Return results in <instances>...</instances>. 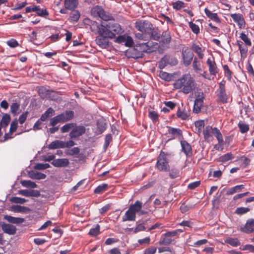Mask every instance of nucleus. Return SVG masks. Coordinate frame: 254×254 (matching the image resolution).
<instances>
[{"label":"nucleus","mask_w":254,"mask_h":254,"mask_svg":"<svg viewBox=\"0 0 254 254\" xmlns=\"http://www.w3.org/2000/svg\"><path fill=\"white\" fill-rule=\"evenodd\" d=\"M108 189V185L107 184H103L97 187L94 190V192L96 194H101L107 190Z\"/></svg>","instance_id":"obj_32"},{"label":"nucleus","mask_w":254,"mask_h":254,"mask_svg":"<svg viewBox=\"0 0 254 254\" xmlns=\"http://www.w3.org/2000/svg\"><path fill=\"white\" fill-rule=\"evenodd\" d=\"M147 229H148V227L146 226L145 223H141L137 225L134 229V232L136 233L141 231H147Z\"/></svg>","instance_id":"obj_54"},{"label":"nucleus","mask_w":254,"mask_h":254,"mask_svg":"<svg viewBox=\"0 0 254 254\" xmlns=\"http://www.w3.org/2000/svg\"><path fill=\"white\" fill-rule=\"evenodd\" d=\"M189 26L191 28L192 32L195 34H197L199 32V28L198 26L193 23V22H189Z\"/></svg>","instance_id":"obj_57"},{"label":"nucleus","mask_w":254,"mask_h":254,"mask_svg":"<svg viewBox=\"0 0 254 254\" xmlns=\"http://www.w3.org/2000/svg\"><path fill=\"white\" fill-rule=\"evenodd\" d=\"M83 22L85 25H89V26H93L94 27H97L99 29V27H100L97 22L90 19L89 17H86L83 19Z\"/></svg>","instance_id":"obj_45"},{"label":"nucleus","mask_w":254,"mask_h":254,"mask_svg":"<svg viewBox=\"0 0 254 254\" xmlns=\"http://www.w3.org/2000/svg\"><path fill=\"white\" fill-rule=\"evenodd\" d=\"M157 43H153L151 41H148L146 43H137L136 45V48H138L140 50H141L142 52H146V53H151L154 51L155 49H156L154 46L157 45Z\"/></svg>","instance_id":"obj_9"},{"label":"nucleus","mask_w":254,"mask_h":254,"mask_svg":"<svg viewBox=\"0 0 254 254\" xmlns=\"http://www.w3.org/2000/svg\"><path fill=\"white\" fill-rule=\"evenodd\" d=\"M203 134L205 140L207 142L212 141L213 139V135L215 136L217 140L220 138L221 133L217 127H212L210 126H206L203 130Z\"/></svg>","instance_id":"obj_4"},{"label":"nucleus","mask_w":254,"mask_h":254,"mask_svg":"<svg viewBox=\"0 0 254 254\" xmlns=\"http://www.w3.org/2000/svg\"><path fill=\"white\" fill-rule=\"evenodd\" d=\"M177 116L179 118L183 120H186L189 118L190 115L187 111H182L180 108H179L177 112Z\"/></svg>","instance_id":"obj_34"},{"label":"nucleus","mask_w":254,"mask_h":254,"mask_svg":"<svg viewBox=\"0 0 254 254\" xmlns=\"http://www.w3.org/2000/svg\"><path fill=\"white\" fill-rule=\"evenodd\" d=\"M152 30H151L152 31L150 33H148L147 34L152 39L159 41L160 38V34L157 32L156 30H155L153 27H152Z\"/></svg>","instance_id":"obj_44"},{"label":"nucleus","mask_w":254,"mask_h":254,"mask_svg":"<svg viewBox=\"0 0 254 254\" xmlns=\"http://www.w3.org/2000/svg\"><path fill=\"white\" fill-rule=\"evenodd\" d=\"M50 93V91L46 87L40 86L38 89V94L40 97L45 99L48 97Z\"/></svg>","instance_id":"obj_28"},{"label":"nucleus","mask_w":254,"mask_h":254,"mask_svg":"<svg viewBox=\"0 0 254 254\" xmlns=\"http://www.w3.org/2000/svg\"><path fill=\"white\" fill-rule=\"evenodd\" d=\"M80 152V149L78 147H74L65 152L66 154L70 156L78 155Z\"/></svg>","instance_id":"obj_43"},{"label":"nucleus","mask_w":254,"mask_h":254,"mask_svg":"<svg viewBox=\"0 0 254 254\" xmlns=\"http://www.w3.org/2000/svg\"><path fill=\"white\" fill-rule=\"evenodd\" d=\"M194 56L193 52L188 48L184 47L182 49L183 63L186 66L190 65Z\"/></svg>","instance_id":"obj_7"},{"label":"nucleus","mask_w":254,"mask_h":254,"mask_svg":"<svg viewBox=\"0 0 254 254\" xmlns=\"http://www.w3.org/2000/svg\"><path fill=\"white\" fill-rule=\"evenodd\" d=\"M239 50L241 54V59H242L246 58L247 56L248 48L246 46H244L243 47L240 46Z\"/></svg>","instance_id":"obj_56"},{"label":"nucleus","mask_w":254,"mask_h":254,"mask_svg":"<svg viewBox=\"0 0 254 254\" xmlns=\"http://www.w3.org/2000/svg\"><path fill=\"white\" fill-rule=\"evenodd\" d=\"M168 133L171 135V138L174 139L176 137H179L182 136V131L179 128L168 127Z\"/></svg>","instance_id":"obj_21"},{"label":"nucleus","mask_w":254,"mask_h":254,"mask_svg":"<svg viewBox=\"0 0 254 254\" xmlns=\"http://www.w3.org/2000/svg\"><path fill=\"white\" fill-rule=\"evenodd\" d=\"M26 12H35L38 16H47L49 14L45 8H41L40 6H28L25 9Z\"/></svg>","instance_id":"obj_14"},{"label":"nucleus","mask_w":254,"mask_h":254,"mask_svg":"<svg viewBox=\"0 0 254 254\" xmlns=\"http://www.w3.org/2000/svg\"><path fill=\"white\" fill-rule=\"evenodd\" d=\"M10 121V116L8 114H5L2 118L1 123V126L7 127Z\"/></svg>","instance_id":"obj_47"},{"label":"nucleus","mask_w":254,"mask_h":254,"mask_svg":"<svg viewBox=\"0 0 254 254\" xmlns=\"http://www.w3.org/2000/svg\"><path fill=\"white\" fill-rule=\"evenodd\" d=\"M200 185V181H195L191 183L188 186V188L190 190H192L197 188Z\"/></svg>","instance_id":"obj_62"},{"label":"nucleus","mask_w":254,"mask_h":254,"mask_svg":"<svg viewBox=\"0 0 254 254\" xmlns=\"http://www.w3.org/2000/svg\"><path fill=\"white\" fill-rule=\"evenodd\" d=\"M225 242L233 247H237L241 245L240 241L237 238H228Z\"/></svg>","instance_id":"obj_29"},{"label":"nucleus","mask_w":254,"mask_h":254,"mask_svg":"<svg viewBox=\"0 0 254 254\" xmlns=\"http://www.w3.org/2000/svg\"><path fill=\"white\" fill-rule=\"evenodd\" d=\"M175 65L177 64V60L173 59L169 55L164 56L159 62L158 66L159 68H164L167 64H171Z\"/></svg>","instance_id":"obj_12"},{"label":"nucleus","mask_w":254,"mask_h":254,"mask_svg":"<svg viewBox=\"0 0 254 254\" xmlns=\"http://www.w3.org/2000/svg\"><path fill=\"white\" fill-rule=\"evenodd\" d=\"M203 101L194 100L193 111L195 113H198L200 112L201 108L203 106Z\"/></svg>","instance_id":"obj_31"},{"label":"nucleus","mask_w":254,"mask_h":254,"mask_svg":"<svg viewBox=\"0 0 254 254\" xmlns=\"http://www.w3.org/2000/svg\"><path fill=\"white\" fill-rule=\"evenodd\" d=\"M73 126H75V123L66 124L61 127V131L62 133L68 132L70 129H72Z\"/></svg>","instance_id":"obj_39"},{"label":"nucleus","mask_w":254,"mask_h":254,"mask_svg":"<svg viewBox=\"0 0 254 254\" xmlns=\"http://www.w3.org/2000/svg\"><path fill=\"white\" fill-rule=\"evenodd\" d=\"M29 175L31 179L35 180L44 179L46 177L45 174L38 172L31 171Z\"/></svg>","instance_id":"obj_26"},{"label":"nucleus","mask_w":254,"mask_h":254,"mask_svg":"<svg viewBox=\"0 0 254 254\" xmlns=\"http://www.w3.org/2000/svg\"><path fill=\"white\" fill-rule=\"evenodd\" d=\"M250 210V209L248 207H238L236 209L235 213L238 215H243L248 212Z\"/></svg>","instance_id":"obj_50"},{"label":"nucleus","mask_w":254,"mask_h":254,"mask_svg":"<svg viewBox=\"0 0 254 254\" xmlns=\"http://www.w3.org/2000/svg\"><path fill=\"white\" fill-rule=\"evenodd\" d=\"M220 138L221 139L217 140L218 141V144H216L214 147L215 149L217 150H221L223 148L224 140H223V138L222 134L220 135Z\"/></svg>","instance_id":"obj_53"},{"label":"nucleus","mask_w":254,"mask_h":254,"mask_svg":"<svg viewBox=\"0 0 254 254\" xmlns=\"http://www.w3.org/2000/svg\"><path fill=\"white\" fill-rule=\"evenodd\" d=\"M195 132L198 134H200L202 129L204 130V122L202 120L197 121L195 122Z\"/></svg>","instance_id":"obj_30"},{"label":"nucleus","mask_w":254,"mask_h":254,"mask_svg":"<svg viewBox=\"0 0 254 254\" xmlns=\"http://www.w3.org/2000/svg\"><path fill=\"white\" fill-rule=\"evenodd\" d=\"M172 241L171 238L165 236V234L162 235L160 240L159 242L160 245H169Z\"/></svg>","instance_id":"obj_33"},{"label":"nucleus","mask_w":254,"mask_h":254,"mask_svg":"<svg viewBox=\"0 0 254 254\" xmlns=\"http://www.w3.org/2000/svg\"><path fill=\"white\" fill-rule=\"evenodd\" d=\"M91 14L92 16H105L104 9L99 5H96L92 8Z\"/></svg>","instance_id":"obj_19"},{"label":"nucleus","mask_w":254,"mask_h":254,"mask_svg":"<svg viewBox=\"0 0 254 254\" xmlns=\"http://www.w3.org/2000/svg\"><path fill=\"white\" fill-rule=\"evenodd\" d=\"M238 126L242 133H245L249 130V125L242 121L239 122Z\"/></svg>","instance_id":"obj_37"},{"label":"nucleus","mask_w":254,"mask_h":254,"mask_svg":"<svg viewBox=\"0 0 254 254\" xmlns=\"http://www.w3.org/2000/svg\"><path fill=\"white\" fill-rule=\"evenodd\" d=\"M174 87L177 89L182 88V92L188 94L194 89L195 87V81L190 74H185L175 82Z\"/></svg>","instance_id":"obj_2"},{"label":"nucleus","mask_w":254,"mask_h":254,"mask_svg":"<svg viewBox=\"0 0 254 254\" xmlns=\"http://www.w3.org/2000/svg\"><path fill=\"white\" fill-rule=\"evenodd\" d=\"M182 147V151L183 152L187 158L190 157L192 155V150L191 146L186 140L181 141Z\"/></svg>","instance_id":"obj_15"},{"label":"nucleus","mask_w":254,"mask_h":254,"mask_svg":"<svg viewBox=\"0 0 254 254\" xmlns=\"http://www.w3.org/2000/svg\"><path fill=\"white\" fill-rule=\"evenodd\" d=\"M191 49L193 52H194L198 56L199 59H202L204 57L203 51L204 50L199 45L193 43L191 46Z\"/></svg>","instance_id":"obj_22"},{"label":"nucleus","mask_w":254,"mask_h":254,"mask_svg":"<svg viewBox=\"0 0 254 254\" xmlns=\"http://www.w3.org/2000/svg\"><path fill=\"white\" fill-rule=\"evenodd\" d=\"M30 211V209L25 206H22L17 205V212L28 213Z\"/></svg>","instance_id":"obj_59"},{"label":"nucleus","mask_w":254,"mask_h":254,"mask_svg":"<svg viewBox=\"0 0 254 254\" xmlns=\"http://www.w3.org/2000/svg\"><path fill=\"white\" fill-rule=\"evenodd\" d=\"M173 7L177 10L181 9L185 7V3L182 1L178 0L172 3Z\"/></svg>","instance_id":"obj_51"},{"label":"nucleus","mask_w":254,"mask_h":254,"mask_svg":"<svg viewBox=\"0 0 254 254\" xmlns=\"http://www.w3.org/2000/svg\"><path fill=\"white\" fill-rule=\"evenodd\" d=\"M218 97L220 101L223 103H226L228 102V97L225 91H219Z\"/></svg>","instance_id":"obj_46"},{"label":"nucleus","mask_w":254,"mask_h":254,"mask_svg":"<svg viewBox=\"0 0 254 254\" xmlns=\"http://www.w3.org/2000/svg\"><path fill=\"white\" fill-rule=\"evenodd\" d=\"M159 76L161 79L167 81H171L172 79V76L169 73L163 71H160Z\"/></svg>","instance_id":"obj_42"},{"label":"nucleus","mask_w":254,"mask_h":254,"mask_svg":"<svg viewBox=\"0 0 254 254\" xmlns=\"http://www.w3.org/2000/svg\"><path fill=\"white\" fill-rule=\"evenodd\" d=\"M201 64L198 60L197 57H194L192 62V67L193 69L196 71H201V68L200 67Z\"/></svg>","instance_id":"obj_41"},{"label":"nucleus","mask_w":254,"mask_h":254,"mask_svg":"<svg viewBox=\"0 0 254 254\" xmlns=\"http://www.w3.org/2000/svg\"><path fill=\"white\" fill-rule=\"evenodd\" d=\"M235 22H236L239 28L242 29L245 27L246 23L243 17H232Z\"/></svg>","instance_id":"obj_36"},{"label":"nucleus","mask_w":254,"mask_h":254,"mask_svg":"<svg viewBox=\"0 0 254 254\" xmlns=\"http://www.w3.org/2000/svg\"><path fill=\"white\" fill-rule=\"evenodd\" d=\"M240 38L245 42L246 45L249 46H251L252 45L250 39L248 38L247 35L243 32L240 34Z\"/></svg>","instance_id":"obj_49"},{"label":"nucleus","mask_w":254,"mask_h":254,"mask_svg":"<svg viewBox=\"0 0 254 254\" xmlns=\"http://www.w3.org/2000/svg\"><path fill=\"white\" fill-rule=\"evenodd\" d=\"M148 116L149 118L154 122H156L158 120L159 116L155 111H150L149 112Z\"/></svg>","instance_id":"obj_55"},{"label":"nucleus","mask_w":254,"mask_h":254,"mask_svg":"<svg viewBox=\"0 0 254 254\" xmlns=\"http://www.w3.org/2000/svg\"><path fill=\"white\" fill-rule=\"evenodd\" d=\"M74 116V112L71 110H66L63 113L58 115L50 120V125L55 126L57 124L64 123L72 120Z\"/></svg>","instance_id":"obj_3"},{"label":"nucleus","mask_w":254,"mask_h":254,"mask_svg":"<svg viewBox=\"0 0 254 254\" xmlns=\"http://www.w3.org/2000/svg\"><path fill=\"white\" fill-rule=\"evenodd\" d=\"M152 27L151 23L147 21H138L135 23V27L138 30L147 34L152 31Z\"/></svg>","instance_id":"obj_8"},{"label":"nucleus","mask_w":254,"mask_h":254,"mask_svg":"<svg viewBox=\"0 0 254 254\" xmlns=\"http://www.w3.org/2000/svg\"><path fill=\"white\" fill-rule=\"evenodd\" d=\"M136 219V214L132 211L131 209L128 208V210L126 212L124 216L122 218L123 222L125 221H134Z\"/></svg>","instance_id":"obj_18"},{"label":"nucleus","mask_w":254,"mask_h":254,"mask_svg":"<svg viewBox=\"0 0 254 254\" xmlns=\"http://www.w3.org/2000/svg\"><path fill=\"white\" fill-rule=\"evenodd\" d=\"M100 226L99 224H97L94 228H91L89 232H88V234L93 237L97 236L100 234Z\"/></svg>","instance_id":"obj_38"},{"label":"nucleus","mask_w":254,"mask_h":254,"mask_svg":"<svg viewBox=\"0 0 254 254\" xmlns=\"http://www.w3.org/2000/svg\"><path fill=\"white\" fill-rule=\"evenodd\" d=\"M51 164L56 167H66L69 164V160L67 158H60L54 160Z\"/></svg>","instance_id":"obj_17"},{"label":"nucleus","mask_w":254,"mask_h":254,"mask_svg":"<svg viewBox=\"0 0 254 254\" xmlns=\"http://www.w3.org/2000/svg\"><path fill=\"white\" fill-rule=\"evenodd\" d=\"M63 141L60 140H56L52 141L48 145L49 149H56L59 148H64Z\"/></svg>","instance_id":"obj_23"},{"label":"nucleus","mask_w":254,"mask_h":254,"mask_svg":"<svg viewBox=\"0 0 254 254\" xmlns=\"http://www.w3.org/2000/svg\"><path fill=\"white\" fill-rule=\"evenodd\" d=\"M166 156V154L164 151H161L157 157L156 167L160 171L168 172L170 170V166Z\"/></svg>","instance_id":"obj_5"},{"label":"nucleus","mask_w":254,"mask_h":254,"mask_svg":"<svg viewBox=\"0 0 254 254\" xmlns=\"http://www.w3.org/2000/svg\"><path fill=\"white\" fill-rule=\"evenodd\" d=\"M241 231L246 234H251L254 231V219H248L245 226L241 228Z\"/></svg>","instance_id":"obj_16"},{"label":"nucleus","mask_w":254,"mask_h":254,"mask_svg":"<svg viewBox=\"0 0 254 254\" xmlns=\"http://www.w3.org/2000/svg\"><path fill=\"white\" fill-rule=\"evenodd\" d=\"M234 158L231 153H227L220 157L219 158V161L224 162L232 159Z\"/></svg>","instance_id":"obj_40"},{"label":"nucleus","mask_w":254,"mask_h":254,"mask_svg":"<svg viewBox=\"0 0 254 254\" xmlns=\"http://www.w3.org/2000/svg\"><path fill=\"white\" fill-rule=\"evenodd\" d=\"M86 132V128L83 126H77L75 123V126H73L72 129L69 133V136L70 139H76L82 136Z\"/></svg>","instance_id":"obj_6"},{"label":"nucleus","mask_w":254,"mask_h":254,"mask_svg":"<svg viewBox=\"0 0 254 254\" xmlns=\"http://www.w3.org/2000/svg\"><path fill=\"white\" fill-rule=\"evenodd\" d=\"M206 64L211 75L215 76L219 72V68L217 66L214 57H212V59L208 58L207 60Z\"/></svg>","instance_id":"obj_13"},{"label":"nucleus","mask_w":254,"mask_h":254,"mask_svg":"<svg viewBox=\"0 0 254 254\" xmlns=\"http://www.w3.org/2000/svg\"><path fill=\"white\" fill-rule=\"evenodd\" d=\"M143 206L142 202L139 200H136L134 204L130 205L129 208L132 210L135 214L142 209Z\"/></svg>","instance_id":"obj_25"},{"label":"nucleus","mask_w":254,"mask_h":254,"mask_svg":"<svg viewBox=\"0 0 254 254\" xmlns=\"http://www.w3.org/2000/svg\"><path fill=\"white\" fill-rule=\"evenodd\" d=\"M223 67L224 70L225 76L227 77V79L229 81H231L232 74V71L229 69L228 66L226 64L224 65Z\"/></svg>","instance_id":"obj_48"},{"label":"nucleus","mask_w":254,"mask_h":254,"mask_svg":"<svg viewBox=\"0 0 254 254\" xmlns=\"http://www.w3.org/2000/svg\"><path fill=\"white\" fill-rule=\"evenodd\" d=\"M97 131L99 134L102 133L107 128V124L103 120H99L97 123Z\"/></svg>","instance_id":"obj_27"},{"label":"nucleus","mask_w":254,"mask_h":254,"mask_svg":"<svg viewBox=\"0 0 254 254\" xmlns=\"http://www.w3.org/2000/svg\"><path fill=\"white\" fill-rule=\"evenodd\" d=\"M63 36L62 35H59V34L52 35L49 37V39H50L51 41L52 42H54L58 41L61 37Z\"/></svg>","instance_id":"obj_64"},{"label":"nucleus","mask_w":254,"mask_h":254,"mask_svg":"<svg viewBox=\"0 0 254 254\" xmlns=\"http://www.w3.org/2000/svg\"><path fill=\"white\" fill-rule=\"evenodd\" d=\"M112 141V135L111 134H108L106 135L105 138V143L104 146L105 148H107L109 145L110 142Z\"/></svg>","instance_id":"obj_58"},{"label":"nucleus","mask_w":254,"mask_h":254,"mask_svg":"<svg viewBox=\"0 0 254 254\" xmlns=\"http://www.w3.org/2000/svg\"><path fill=\"white\" fill-rule=\"evenodd\" d=\"M192 207V205H187L183 203L181 205L180 209L182 213H184L190 210Z\"/></svg>","instance_id":"obj_60"},{"label":"nucleus","mask_w":254,"mask_h":254,"mask_svg":"<svg viewBox=\"0 0 254 254\" xmlns=\"http://www.w3.org/2000/svg\"><path fill=\"white\" fill-rule=\"evenodd\" d=\"M1 227L4 232L8 234H14L16 232V228L15 226L5 223H1Z\"/></svg>","instance_id":"obj_20"},{"label":"nucleus","mask_w":254,"mask_h":254,"mask_svg":"<svg viewBox=\"0 0 254 254\" xmlns=\"http://www.w3.org/2000/svg\"><path fill=\"white\" fill-rule=\"evenodd\" d=\"M50 167V165L48 163H37L35 165L34 168L37 170H42L48 169Z\"/></svg>","instance_id":"obj_52"},{"label":"nucleus","mask_w":254,"mask_h":254,"mask_svg":"<svg viewBox=\"0 0 254 254\" xmlns=\"http://www.w3.org/2000/svg\"><path fill=\"white\" fill-rule=\"evenodd\" d=\"M103 21L101 22L100 27H99V35L96 37L95 41L98 45L102 48H106L109 46V39L116 37V35L122 34L124 30L120 24L109 21L110 19L108 17H100Z\"/></svg>","instance_id":"obj_1"},{"label":"nucleus","mask_w":254,"mask_h":254,"mask_svg":"<svg viewBox=\"0 0 254 254\" xmlns=\"http://www.w3.org/2000/svg\"><path fill=\"white\" fill-rule=\"evenodd\" d=\"M64 6L68 10L72 11L74 13L73 16H80V13L78 11L75 10L77 7L79 1L78 0H64Z\"/></svg>","instance_id":"obj_10"},{"label":"nucleus","mask_w":254,"mask_h":254,"mask_svg":"<svg viewBox=\"0 0 254 254\" xmlns=\"http://www.w3.org/2000/svg\"><path fill=\"white\" fill-rule=\"evenodd\" d=\"M118 43H124L126 47H130L133 44L132 38L126 35L118 36L115 41Z\"/></svg>","instance_id":"obj_11"},{"label":"nucleus","mask_w":254,"mask_h":254,"mask_svg":"<svg viewBox=\"0 0 254 254\" xmlns=\"http://www.w3.org/2000/svg\"><path fill=\"white\" fill-rule=\"evenodd\" d=\"M157 249L156 247L151 246L145 250L143 254H155L156 252Z\"/></svg>","instance_id":"obj_63"},{"label":"nucleus","mask_w":254,"mask_h":254,"mask_svg":"<svg viewBox=\"0 0 254 254\" xmlns=\"http://www.w3.org/2000/svg\"><path fill=\"white\" fill-rule=\"evenodd\" d=\"M55 110L53 108L50 107L48 108L43 114L42 115L40 119L41 121L43 122L46 121L49 118L54 116L55 115Z\"/></svg>","instance_id":"obj_24"},{"label":"nucleus","mask_w":254,"mask_h":254,"mask_svg":"<svg viewBox=\"0 0 254 254\" xmlns=\"http://www.w3.org/2000/svg\"><path fill=\"white\" fill-rule=\"evenodd\" d=\"M21 185L26 188H36L38 187L37 185L30 180H23L21 181Z\"/></svg>","instance_id":"obj_35"},{"label":"nucleus","mask_w":254,"mask_h":254,"mask_svg":"<svg viewBox=\"0 0 254 254\" xmlns=\"http://www.w3.org/2000/svg\"><path fill=\"white\" fill-rule=\"evenodd\" d=\"M195 100H199L201 101H204V95L203 92L202 91H197L195 95Z\"/></svg>","instance_id":"obj_61"}]
</instances>
